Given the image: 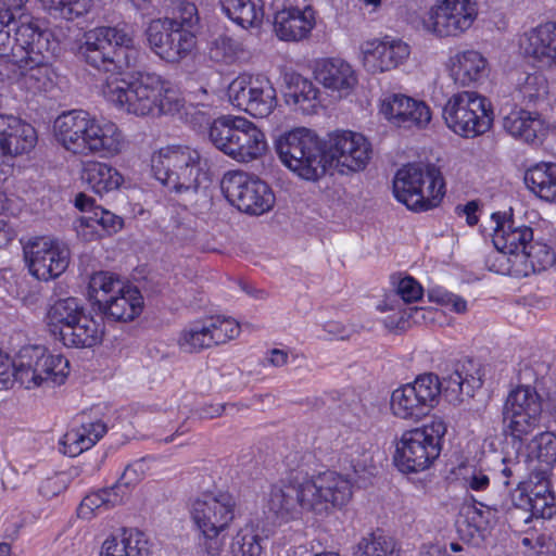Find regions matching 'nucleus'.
I'll return each instance as SVG.
<instances>
[{
	"mask_svg": "<svg viewBox=\"0 0 556 556\" xmlns=\"http://www.w3.org/2000/svg\"><path fill=\"white\" fill-rule=\"evenodd\" d=\"M151 168L163 186L178 194L195 193L200 176L204 175L200 152L181 144L167 146L154 152Z\"/></svg>",
	"mask_w": 556,
	"mask_h": 556,
	"instance_id": "4",
	"label": "nucleus"
},
{
	"mask_svg": "<svg viewBox=\"0 0 556 556\" xmlns=\"http://www.w3.org/2000/svg\"><path fill=\"white\" fill-rule=\"evenodd\" d=\"M220 188L231 205L249 215H262L275 204V195L269 186L244 172H227Z\"/></svg>",
	"mask_w": 556,
	"mask_h": 556,
	"instance_id": "10",
	"label": "nucleus"
},
{
	"mask_svg": "<svg viewBox=\"0 0 556 556\" xmlns=\"http://www.w3.org/2000/svg\"><path fill=\"white\" fill-rule=\"evenodd\" d=\"M525 184L542 200L556 203L555 163H540L527 169Z\"/></svg>",
	"mask_w": 556,
	"mask_h": 556,
	"instance_id": "39",
	"label": "nucleus"
},
{
	"mask_svg": "<svg viewBox=\"0 0 556 556\" xmlns=\"http://www.w3.org/2000/svg\"><path fill=\"white\" fill-rule=\"evenodd\" d=\"M441 392V380L435 374L419 375L413 382L392 392V414L401 419L418 421L439 404Z\"/></svg>",
	"mask_w": 556,
	"mask_h": 556,
	"instance_id": "9",
	"label": "nucleus"
},
{
	"mask_svg": "<svg viewBox=\"0 0 556 556\" xmlns=\"http://www.w3.org/2000/svg\"><path fill=\"white\" fill-rule=\"evenodd\" d=\"M87 115L88 112L86 111L72 110L62 113L54 121L55 138L67 151L70 149H79L80 144H84L83 140H78V131H80Z\"/></svg>",
	"mask_w": 556,
	"mask_h": 556,
	"instance_id": "40",
	"label": "nucleus"
},
{
	"mask_svg": "<svg viewBox=\"0 0 556 556\" xmlns=\"http://www.w3.org/2000/svg\"><path fill=\"white\" fill-rule=\"evenodd\" d=\"M492 104L485 97L473 91L453 94L443 108L446 126L455 134L473 138L486 132L493 123Z\"/></svg>",
	"mask_w": 556,
	"mask_h": 556,
	"instance_id": "8",
	"label": "nucleus"
},
{
	"mask_svg": "<svg viewBox=\"0 0 556 556\" xmlns=\"http://www.w3.org/2000/svg\"><path fill=\"white\" fill-rule=\"evenodd\" d=\"M122 503H124L123 495H119V492L111 486L88 494L81 501L80 511L85 514L86 509L89 513L100 509L108 510Z\"/></svg>",
	"mask_w": 556,
	"mask_h": 556,
	"instance_id": "58",
	"label": "nucleus"
},
{
	"mask_svg": "<svg viewBox=\"0 0 556 556\" xmlns=\"http://www.w3.org/2000/svg\"><path fill=\"white\" fill-rule=\"evenodd\" d=\"M123 148L124 136L118 127L112 122L96 119L88 137L86 155L113 156L118 154Z\"/></svg>",
	"mask_w": 556,
	"mask_h": 556,
	"instance_id": "32",
	"label": "nucleus"
},
{
	"mask_svg": "<svg viewBox=\"0 0 556 556\" xmlns=\"http://www.w3.org/2000/svg\"><path fill=\"white\" fill-rule=\"evenodd\" d=\"M243 53V43L226 34L218 35L210 42L208 55L216 62L232 63Z\"/></svg>",
	"mask_w": 556,
	"mask_h": 556,
	"instance_id": "51",
	"label": "nucleus"
},
{
	"mask_svg": "<svg viewBox=\"0 0 556 556\" xmlns=\"http://www.w3.org/2000/svg\"><path fill=\"white\" fill-rule=\"evenodd\" d=\"M150 547L146 535L137 530H123L104 540L100 556H149Z\"/></svg>",
	"mask_w": 556,
	"mask_h": 556,
	"instance_id": "33",
	"label": "nucleus"
},
{
	"mask_svg": "<svg viewBox=\"0 0 556 556\" xmlns=\"http://www.w3.org/2000/svg\"><path fill=\"white\" fill-rule=\"evenodd\" d=\"M427 314H432V311H428L424 307H408L404 311L399 312L397 315L388 316L384 319V325L389 329L405 330L410 324H418L426 319Z\"/></svg>",
	"mask_w": 556,
	"mask_h": 556,
	"instance_id": "64",
	"label": "nucleus"
},
{
	"mask_svg": "<svg viewBox=\"0 0 556 556\" xmlns=\"http://www.w3.org/2000/svg\"><path fill=\"white\" fill-rule=\"evenodd\" d=\"M480 505L483 508L467 506L463 519L458 521L459 533L471 540L483 539L496 514L500 513L497 504L484 505L480 503Z\"/></svg>",
	"mask_w": 556,
	"mask_h": 556,
	"instance_id": "37",
	"label": "nucleus"
},
{
	"mask_svg": "<svg viewBox=\"0 0 556 556\" xmlns=\"http://www.w3.org/2000/svg\"><path fill=\"white\" fill-rule=\"evenodd\" d=\"M143 299L136 287L127 285L123 291L113 294L110 299H101L99 311L113 321H130L140 315Z\"/></svg>",
	"mask_w": 556,
	"mask_h": 556,
	"instance_id": "28",
	"label": "nucleus"
},
{
	"mask_svg": "<svg viewBox=\"0 0 556 556\" xmlns=\"http://www.w3.org/2000/svg\"><path fill=\"white\" fill-rule=\"evenodd\" d=\"M102 93L118 109L137 116L173 114L182 106L178 91L154 73H140L132 81L111 76L106 78Z\"/></svg>",
	"mask_w": 556,
	"mask_h": 556,
	"instance_id": "2",
	"label": "nucleus"
},
{
	"mask_svg": "<svg viewBox=\"0 0 556 556\" xmlns=\"http://www.w3.org/2000/svg\"><path fill=\"white\" fill-rule=\"evenodd\" d=\"M37 143L35 128L13 115H0V155L30 152Z\"/></svg>",
	"mask_w": 556,
	"mask_h": 556,
	"instance_id": "25",
	"label": "nucleus"
},
{
	"mask_svg": "<svg viewBox=\"0 0 556 556\" xmlns=\"http://www.w3.org/2000/svg\"><path fill=\"white\" fill-rule=\"evenodd\" d=\"M125 285L115 275L108 271L96 273L91 276L89 289L92 293L98 307L101 305V299L108 300L113 294L123 291Z\"/></svg>",
	"mask_w": 556,
	"mask_h": 556,
	"instance_id": "53",
	"label": "nucleus"
},
{
	"mask_svg": "<svg viewBox=\"0 0 556 556\" xmlns=\"http://www.w3.org/2000/svg\"><path fill=\"white\" fill-rule=\"evenodd\" d=\"M317 96L318 89L311 80L303 77L296 78L293 90L289 92L293 103L300 105L303 111L314 108Z\"/></svg>",
	"mask_w": 556,
	"mask_h": 556,
	"instance_id": "62",
	"label": "nucleus"
},
{
	"mask_svg": "<svg viewBox=\"0 0 556 556\" xmlns=\"http://www.w3.org/2000/svg\"><path fill=\"white\" fill-rule=\"evenodd\" d=\"M315 78L324 87L340 92H350L357 84L352 66L341 59H326L317 63Z\"/></svg>",
	"mask_w": 556,
	"mask_h": 556,
	"instance_id": "30",
	"label": "nucleus"
},
{
	"mask_svg": "<svg viewBox=\"0 0 556 556\" xmlns=\"http://www.w3.org/2000/svg\"><path fill=\"white\" fill-rule=\"evenodd\" d=\"M236 506L228 492H206L191 502L190 515L199 530L225 531L235 519Z\"/></svg>",
	"mask_w": 556,
	"mask_h": 556,
	"instance_id": "17",
	"label": "nucleus"
},
{
	"mask_svg": "<svg viewBox=\"0 0 556 556\" xmlns=\"http://www.w3.org/2000/svg\"><path fill=\"white\" fill-rule=\"evenodd\" d=\"M101 28L115 49L117 63L122 64L125 71L136 67L139 63L141 51L135 45L134 29L127 25L101 26Z\"/></svg>",
	"mask_w": 556,
	"mask_h": 556,
	"instance_id": "34",
	"label": "nucleus"
},
{
	"mask_svg": "<svg viewBox=\"0 0 556 556\" xmlns=\"http://www.w3.org/2000/svg\"><path fill=\"white\" fill-rule=\"evenodd\" d=\"M56 47L52 34L40 28L29 15L20 14L16 17L11 62L30 60L41 64L46 59H53Z\"/></svg>",
	"mask_w": 556,
	"mask_h": 556,
	"instance_id": "15",
	"label": "nucleus"
},
{
	"mask_svg": "<svg viewBox=\"0 0 556 556\" xmlns=\"http://www.w3.org/2000/svg\"><path fill=\"white\" fill-rule=\"evenodd\" d=\"M532 490H528L526 483H518L517 488L510 492V505L497 504L498 511H505L514 527L518 526V520L523 522L526 513H528L531 503Z\"/></svg>",
	"mask_w": 556,
	"mask_h": 556,
	"instance_id": "52",
	"label": "nucleus"
},
{
	"mask_svg": "<svg viewBox=\"0 0 556 556\" xmlns=\"http://www.w3.org/2000/svg\"><path fill=\"white\" fill-rule=\"evenodd\" d=\"M542 413V401L536 390L530 386H519L506 399L503 413Z\"/></svg>",
	"mask_w": 556,
	"mask_h": 556,
	"instance_id": "46",
	"label": "nucleus"
},
{
	"mask_svg": "<svg viewBox=\"0 0 556 556\" xmlns=\"http://www.w3.org/2000/svg\"><path fill=\"white\" fill-rule=\"evenodd\" d=\"M206 320L214 346L226 344L239 337L241 332L239 323L231 317L212 316L207 317Z\"/></svg>",
	"mask_w": 556,
	"mask_h": 556,
	"instance_id": "57",
	"label": "nucleus"
},
{
	"mask_svg": "<svg viewBox=\"0 0 556 556\" xmlns=\"http://www.w3.org/2000/svg\"><path fill=\"white\" fill-rule=\"evenodd\" d=\"M448 71L456 85L476 87L489 76V63L479 51H458L450 58Z\"/></svg>",
	"mask_w": 556,
	"mask_h": 556,
	"instance_id": "26",
	"label": "nucleus"
},
{
	"mask_svg": "<svg viewBox=\"0 0 556 556\" xmlns=\"http://www.w3.org/2000/svg\"><path fill=\"white\" fill-rule=\"evenodd\" d=\"M394 541L381 533H370L357 544L355 556H395Z\"/></svg>",
	"mask_w": 556,
	"mask_h": 556,
	"instance_id": "56",
	"label": "nucleus"
},
{
	"mask_svg": "<svg viewBox=\"0 0 556 556\" xmlns=\"http://www.w3.org/2000/svg\"><path fill=\"white\" fill-rule=\"evenodd\" d=\"M68 372L64 356L50 354L40 345L24 346L13 362L0 351V389H8L13 378L26 389L60 386Z\"/></svg>",
	"mask_w": 556,
	"mask_h": 556,
	"instance_id": "3",
	"label": "nucleus"
},
{
	"mask_svg": "<svg viewBox=\"0 0 556 556\" xmlns=\"http://www.w3.org/2000/svg\"><path fill=\"white\" fill-rule=\"evenodd\" d=\"M146 475V465L143 459L129 464L119 480L113 485L125 501L130 495L132 489L143 479Z\"/></svg>",
	"mask_w": 556,
	"mask_h": 556,
	"instance_id": "60",
	"label": "nucleus"
},
{
	"mask_svg": "<svg viewBox=\"0 0 556 556\" xmlns=\"http://www.w3.org/2000/svg\"><path fill=\"white\" fill-rule=\"evenodd\" d=\"M364 67L372 74L383 73L402 65L410 54V47L402 39L386 36L361 46Z\"/></svg>",
	"mask_w": 556,
	"mask_h": 556,
	"instance_id": "18",
	"label": "nucleus"
},
{
	"mask_svg": "<svg viewBox=\"0 0 556 556\" xmlns=\"http://www.w3.org/2000/svg\"><path fill=\"white\" fill-rule=\"evenodd\" d=\"M529 456L546 465L556 463V434L543 431L531 439L528 444Z\"/></svg>",
	"mask_w": 556,
	"mask_h": 556,
	"instance_id": "54",
	"label": "nucleus"
},
{
	"mask_svg": "<svg viewBox=\"0 0 556 556\" xmlns=\"http://www.w3.org/2000/svg\"><path fill=\"white\" fill-rule=\"evenodd\" d=\"M104 328L89 314H83L70 327L60 330V340L68 348H92L102 341Z\"/></svg>",
	"mask_w": 556,
	"mask_h": 556,
	"instance_id": "31",
	"label": "nucleus"
},
{
	"mask_svg": "<svg viewBox=\"0 0 556 556\" xmlns=\"http://www.w3.org/2000/svg\"><path fill=\"white\" fill-rule=\"evenodd\" d=\"M106 433V426L100 421L83 424L78 428L68 430L61 443L63 453L75 457L92 447Z\"/></svg>",
	"mask_w": 556,
	"mask_h": 556,
	"instance_id": "35",
	"label": "nucleus"
},
{
	"mask_svg": "<svg viewBox=\"0 0 556 556\" xmlns=\"http://www.w3.org/2000/svg\"><path fill=\"white\" fill-rule=\"evenodd\" d=\"M178 344L188 353H199L214 346L206 318L195 320L186 326L179 336Z\"/></svg>",
	"mask_w": 556,
	"mask_h": 556,
	"instance_id": "44",
	"label": "nucleus"
},
{
	"mask_svg": "<svg viewBox=\"0 0 556 556\" xmlns=\"http://www.w3.org/2000/svg\"><path fill=\"white\" fill-rule=\"evenodd\" d=\"M81 179L99 195L117 190L124 181L117 169L97 161L87 162L84 165Z\"/></svg>",
	"mask_w": 556,
	"mask_h": 556,
	"instance_id": "36",
	"label": "nucleus"
},
{
	"mask_svg": "<svg viewBox=\"0 0 556 556\" xmlns=\"http://www.w3.org/2000/svg\"><path fill=\"white\" fill-rule=\"evenodd\" d=\"M230 103L256 118L269 116L277 106V94L271 81L264 75L243 74L228 87Z\"/></svg>",
	"mask_w": 556,
	"mask_h": 556,
	"instance_id": "11",
	"label": "nucleus"
},
{
	"mask_svg": "<svg viewBox=\"0 0 556 556\" xmlns=\"http://www.w3.org/2000/svg\"><path fill=\"white\" fill-rule=\"evenodd\" d=\"M542 413H503V422L505 432L522 442L540 425Z\"/></svg>",
	"mask_w": 556,
	"mask_h": 556,
	"instance_id": "48",
	"label": "nucleus"
},
{
	"mask_svg": "<svg viewBox=\"0 0 556 556\" xmlns=\"http://www.w3.org/2000/svg\"><path fill=\"white\" fill-rule=\"evenodd\" d=\"M396 200L414 212L437 207L445 194L441 170L434 165L408 164L397 170L393 180Z\"/></svg>",
	"mask_w": 556,
	"mask_h": 556,
	"instance_id": "5",
	"label": "nucleus"
},
{
	"mask_svg": "<svg viewBox=\"0 0 556 556\" xmlns=\"http://www.w3.org/2000/svg\"><path fill=\"white\" fill-rule=\"evenodd\" d=\"M29 273L38 280L48 281L61 276L70 264L68 247L56 239L36 237L23 248Z\"/></svg>",
	"mask_w": 556,
	"mask_h": 556,
	"instance_id": "13",
	"label": "nucleus"
},
{
	"mask_svg": "<svg viewBox=\"0 0 556 556\" xmlns=\"http://www.w3.org/2000/svg\"><path fill=\"white\" fill-rule=\"evenodd\" d=\"M266 150L265 134L251 121L243 117L230 157L241 163H249L263 156Z\"/></svg>",
	"mask_w": 556,
	"mask_h": 556,
	"instance_id": "29",
	"label": "nucleus"
},
{
	"mask_svg": "<svg viewBox=\"0 0 556 556\" xmlns=\"http://www.w3.org/2000/svg\"><path fill=\"white\" fill-rule=\"evenodd\" d=\"M380 112L394 126L405 129L425 128L431 121L430 108L402 93H391L381 101Z\"/></svg>",
	"mask_w": 556,
	"mask_h": 556,
	"instance_id": "19",
	"label": "nucleus"
},
{
	"mask_svg": "<svg viewBox=\"0 0 556 556\" xmlns=\"http://www.w3.org/2000/svg\"><path fill=\"white\" fill-rule=\"evenodd\" d=\"M504 130L522 142L538 144L545 136V123L536 112L523 109L511 110L503 117Z\"/></svg>",
	"mask_w": 556,
	"mask_h": 556,
	"instance_id": "27",
	"label": "nucleus"
},
{
	"mask_svg": "<svg viewBox=\"0 0 556 556\" xmlns=\"http://www.w3.org/2000/svg\"><path fill=\"white\" fill-rule=\"evenodd\" d=\"M223 11L243 28L262 23L264 10L261 0H219Z\"/></svg>",
	"mask_w": 556,
	"mask_h": 556,
	"instance_id": "41",
	"label": "nucleus"
},
{
	"mask_svg": "<svg viewBox=\"0 0 556 556\" xmlns=\"http://www.w3.org/2000/svg\"><path fill=\"white\" fill-rule=\"evenodd\" d=\"M85 313L86 309L78 299H60L48 311V324L54 328L53 333H56V329L60 332L63 328L70 327Z\"/></svg>",
	"mask_w": 556,
	"mask_h": 556,
	"instance_id": "43",
	"label": "nucleus"
},
{
	"mask_svg": "<svg viewBox=\"0 0 556 556\" xmlns=\"http://www.w3.org/2000/svg\"><path fill=\"white\" fill-rule=\"evenodd\" d=\"M276 151L280 161L302 179L316 181L326 174V142L309 129L296 128L280 136Z\"/></svg>",
	"mask_w": 556,
	"mask_h": 556,
	"instance_id": "6",
	"label": "nucleus"
},
{
	"mask_svg": "<svg viewBox=\"0 0 556 556\" xmlns=\"http://www.w3.org/2000/svg\"><path fill=\"white\" fill-rule=\"evenodd\" d=\"M52 59H46L41 64L27 62H13L21 70L20 85L31 93L46 90L51 81L49 64Z\"/></svg>",
	"mask_w": 556,
	"mask_h": 556,
	"instance_id": "45",
	"label": "nucleus"
},
{
	"mask_svg": "<svg viewBox=\"0 0 556 556\" xmlns=\"http://www.w3.org/2000/svg\"><path fill=\"white\" fill-rule=\"evenodd\" d=\"M519 93L527 105L535 106L546 100L548 81L542 73L529 74L520 85Z\"/></svg>",
	"mask_w": 556,
	"mask_h": 556,
	"instance_id": "55",
	"label": "nucleus"
},
{
	"mask_svg": "<svg viewBox=\"0 0 556 556\" xmlns=\"http://www.w3.org/2000/svg\"><path fill=\"white\" fill-rule=\"evenodd\" d=\"M555 514L556 498L554 494L546 482L539 483L532 489L531 503L523 523H528L532 518L549 519Z\"/></svg>",
	"mask_w": 556,
	"mask_h": 556,
	"instance_id": "47",
	"label": "nucleus"
},
{
	"mask_svg": "<svg viewBox=\"0 0 556 556\" xmlns=\"http://www.w3.org/2000/svg\"><path fill=\"white\" fill-rule=\"evenodd\" d=\"M520 262L525 263L527 267L530 266L533 271H536L544 269L553 263V254L546 244L532 239L526 251L521 253Z\"/></svg>",
	"mask_w": 556,
	"mask_h": 556,
	"instance_id": "59",
	"label": "nucleus"
},
{
	"mask_svg": "<svg viewBox=\"0 0 556 556\" xmlns=\"http://www.w3.org/2000/svg\"><path fill=\"white\" fill-rule=\"evenodd\" d=\"M146 36L151 51L167 63H180L197 47L195 33L177 29V25L168 20H152L148 24Z\"/></svg>",
	"mask_w": 556,
	"mask_h": 556,
	"instance_id": "12",
	"label": "nucleus"
},
{
	"mask_svg": "<svg viewBox=\"0 0 556 556\" xmlns=\"http://www.w3.org/2000/svg\"><path fill=\"white\" fill-rule=\"evenodd\" d=\"M25 3L15 7L10 0H0V56H12L13 39L11 33L14 31L16 23V13L22 10Z\"/></svg>",
	"mask_w": 556,
	"mask_h": 556,
	"instance_id": "50",
	"label": "nucleus"
},
{
	"mask_svg": "<svg viewBox=\"0 0 556 556\" xmlns=\"http://www.w3.org/2000/svg\"><path fill=\"white\" fill-rule=\"evenodd\" d=\"M316 24V12L309 4L286 5L274 16V30L285 41H300L306 38Z\"/></svg>",
	"mask_w": 556,
	"mask_h": 556,
	"instance_id": "21",
	"label": "nucleus"
},
{
	"mask_svg": "<svg viewBox=\"0 0 556 556\" xmlns=\"http://www.w3.org/2000/svg\"><path fill=\"white\" fill-rule=\"evenodd\" d=\"M242 116L224 115L212 122L208 128V139L212 144L230 157L235 146L236 135L242 123Z\"/></svg>",
	"mask_w": 556,
	"mask_h": 556,
	"instance_id": "42",
	"label": "nucleus"
},
{
	"mask_svg": "<svg viewBox=\"0 0 556 556\" xmlns=\"http://www.w3.org/2000/svg\"><path fill=\"white\" fill-rule=\"evenodd\" d=\"M520 46L527 56L542 67L556 66V21L539 24L526 31Z\"/></svg>",
	"mask_w": 556,
	"mask_h": 556,
	"instance_id": "24",
	"label": "nucleus"
},
{
	"mask_svg": "<svg viewBox=\"0 0 556 556\" xmlns=\"http://www.w3.org/2000/svg\"><path fill=\"white\" fill-rule=\"evenodd\" d=\"M445 433L446 425L441 418L404 432L396 444L395 466L405 473L428 469L440 456Z\"/></svg>",
	"mask_w": 556,
	"mask_h": 556,
	"instance_id": "7",
	"label": "nucleus"
},
{
	"mask_svg": "<svg viewBox=\"0 0 556 556\" xmlns=\"http://www.w3.org/2000/svg\"><path fill=\"white\" fill-rule=\"evenodd\" d=\"M477 14L473 0H437L422 23L440 37L457 36L471 27Z\"/></svg>",
	"mask_w": 556,
	"mask_h": 556,
	"instance_id": "16",
	"label": "nucleus"
},
{
	"mask_svg": "<svg viewBox=\"0 0 556 556\" xmlns=\"http://www.w3.org/2000/svg\"><path fill=\"white\" fill-rule=\"evenodd\" d=\"M157 20H168L177 25V29H186L189 33H195L194 29L199 25L200 17L195 4L181 1L173 17H159Z\"/></svg>",
	"mask_w": 556,
	"mask_h": 556,
	"instance_id": "63",
	"label": "nucleus"
},
{
	"mask_svg": "<svg viewBox=\"0 0 556 556\" xmlns=\"http://www.w3.org/2000/svg\"><path fill=\"white\" fill-rule=\"evenodd\" d=\"M491 218L495 224L492 241L496 250L520 258L533 239V229L500 212L493 213Z\"/></svg>",
	"mask_w": 556,
	"mask_h": 556,
	"instance_id": "20",
	"label": "nucleus"
},
{
	"mask_svg": "<svg viewBox=\"0 0 556 556\" xmlns=\"http://www.w3.org/2000/svg\"><path fill=\"white\" fill-rule=\"evenodd\" d=\"M370 155V143L358 132L338 130L326 141L327 168L333 167L341 174L364 169Z\"/></svg>",
	"mask_w": 556,
	"mask_h": 556,
	"instance_id": "14",
	"label": "nucleus"
},
{
	"mask_svg": "<svg viewBox=\"0 0 556 556\" xmlns=\"http://www.w3.org/2000/svg\"><path fill=\"white\" fill-rule=\"evenodd\" d=\"M352 494L351 481L334 471L313 477L296 473L271 488L268 508L286 521L298 517L302 510L327 515L346 505Z\"/></svg>",
	"mask_w": 556,
	"mask_h": 556,
	"instance_id": "1",
	"label": "nucleus"
},
{
	"mask_svg": "<svg viewBox=\"0 0 556 556\" xmlns=\"http://www.w3.org/2000/svg\"><path fill=\"white\" fill-rule=\"evenodd\" d=\"M40 3L51 17L74 21L89 12L92 0H40Z\"/></svg>",
	"mask_w": 556,
	"mask_h": 556,
	"instance_id": "49",
	"label": "nucleus"
},
{
	"mask_svg": "<svg viewBox=\"0 0 556 556\" xmlns=\"http://www.w3.org/2000/svg\"><path fill=\"white\" fill-rule=\"evenodd\" d=\"M446 401L453 405L460 404L464 395L473 396L475 390L481 388L480 365L473 359L465 358L455 363L453 371L441 381Z\"/></svg>",
	"mask_w": 556,
	"mask_h": 556,
	"instance_id": "22",
	"label": "nucleus"
},
{
	"mask_svg": "<svg viewBox=\"0 0 556 556\" xmlns=\"http://www.w3.org/2000/svg\"><path fill=\"white\" fill-rule=\"evenodd\" d=\"M261 538L252 529L240 530L232 543L235 556H261Z\"/></svg>",
	"mask_w": 556,
	"mask_h": 556,
	"instance_id": "61",
	"label": "nucleus"
},
{
	"mask_svg": "<svg viewBox=\"0 0 556 556\" xmlns=\"http://www.w3.org/2000/svg\"><path fill=\"white\" fill-rule=\"evenodd\" d=\"M77 223V232L86 239L102 237L103 232H116L123 225L121 217L101 206L93 208L89 215H81Z\"/></svg>",
	"mask_w": 556,
	"mask_h": 556,
	"instance_id": "38",
	"label": "nucleus"
},
{
	"mask_svg": "<svg viewBox=\"0 0 556 556\" xmlns=\"http://www.w3.org/2000/svg\"><path fill=\"white\" fill-rule=\"evenodd\" d=\"M78 53L86 64L98 71L112 75L122 74L125 71L122 64L117 63L115 49L101 27H96L84 35Z\"/></svg>",
	"mask_w": 556,
	"mask_h": 556,
	"instance_id": "23",
	"label": "nucleus"
}]
</instances>
